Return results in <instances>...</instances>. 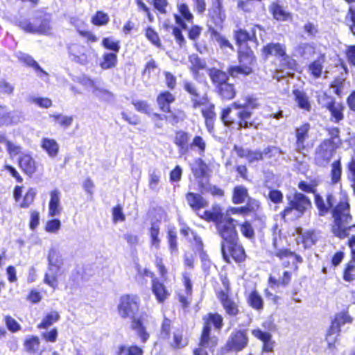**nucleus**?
<instances>
[{
	"instance_id": "49",
	"label": "nucleus",
	"mask_w": 355,
	"mask_h": 355,
	"mask_svg": "<svg viewBox=\"0 0 355 355\" xmlns=\"http://www.w3.org/2000/svg\"><path fill=\"white\" fill-rule=\"evenodd\" d=\"M187 200L193 209H199L204 206V200L199 194L189 193L187 195Z\"/></svg>"
},
{
	"instance_id": "28",
	"label": "nucleus",
	"mask_w": 355,
	"mask_h": 355,
	"mask_svg": "<svg viewBox=\"0 0 355 355\" xmlns=\"http://www.w3.org/2000/svg\"><path fill=\"white\" fill-rule=\"evenodd\" d=\"M183 283L185 287L184 293H179V301L183 307H187L189 304V297L192 293V283L188 273L183 274Z\"/></svg>"
},
{
	"instance_id": "14",
	"label": "nucleus",
	"mask_w": 355,
	"mask_h": 355,
	"mask_svg": "<svg viewBox=\"0 0 355 355\" xmlns=\"http://www.w3.org/2000/svg\"><path fill=\"white\" fill-rule=\"evenodd\" d=\"M310 130V125L307 123L302 124L296 128L295 136L296 142L295 144V150L301 154H305L307 145L306 141L309 139V132Z\"/></svg>"
},
{
	"instance_id": "20",
	"label": "nucleus",
	"mask_w": 355,
	"mask_h": 355,
	"mask_svg": "<svg viewBox=\"0 0 355 355\" xmlns=\"http://www.w3.org/2000/svg\"><path fill=\"white\" fill-rule=\"evenodd\" d=\"M294 101L299 108L310 112L311 110V104L307 94L302 89H294L292 91Z\"/></svg>"
},
{
	"instance_id": "50",
	"label": "nucleus",
	"mask_w": 355,
	"mask_h": 355,
	"mask_svg": "<svg viewBox=\"0 0 355 355\" xmlns=\"http://www.w3.org/2000/svg\"><path fill=\"white\" fill-rule=\"evenodd\" d=\"M117 354L119 355H143L144 351L137 345H121L119 347Z\"/></svg>"
},
{
	"instance_id": "4",
	"label": "nucleus",
	"mask_w": 355,
	"mask_h": 355,
	"mask_svg": "<svg viewBox=\"0 0 355 355\" xmlns=\"http://www.w3.org/2000/svg\"><path fill=\"white\" fill-rule=\"evenodd\" d=\"M277 228L273 230L272 237V248L269 250L272 256L277 257L284 267H288L291 264L295 269H297V263H302L303 259L302 257L291 252L289 249L284 246V241L279 232H277Z\"/></svg>"
},
{
	"instance_id": "30",
	"label": "nucleus",
	"mask_w": 355,
	"mask_h": 355,
	"mask_svg": "<svg viewBox=\"0 0 355 355\" xmlns=\"http://www.w3.org/2000/svg\"><path fill=\"white\" fill-rule=\"evenodd\" d=\"M190 62V70L192 72L193 77L195 80H199L200 79V70L205 68L206 63L204 60H201L197 55L192 54L189 58Z\"/></svg>"
},
{
	"instance_id": "58",
	"label": "nucleus",
	"mask_w": 355,
	"mask_h": 355,
	"mask_svg": "<svg viewBox=\"0 0 355 355\" xmlns=\"http://www.w3.org/2000/svg\"><path fill=\"white\" fill-rule=\"evenodd\" d=\"M14 112H8L5 107L0 106V125L17 123V121L13 119Z\"/></svg>"
},
{
	"instance_id": "61",
	"label": "nucleus",
	"mask_w": 355,
	"mask_h": 355,
	"mask_svg": "<svg viewBox=\"0 0 355 355\" xmlns=\"http://www.w3.org/2000/svg\"><path fill=\"white\" fill-rule=\"evenodd\" d=\"M168 241L171 253L178 252L177 233L175 227H170L168 230Z\"/></svg>"
},
{
	"instance_id": "48",
	"label": "nucleus",
	"mask_w": 355,
	"mask_h": 355,
	"mask_svg": "<svg viewBox=\"0 0 355 355\" xmlns=\"http://www.w3.org/2000/svg\"><path fill=\"white\" fill-rule=\"evenodd\" d=\"M60 318V315L57 311H52L49 313L42 320V322L37 325L39 329H47L53 324L56 322Z\"/></svg>"
},
{
	"instance_id": "59",
	"label": "nucleus",
	"mask_w": 355,
	"mask_h": 355,
	"mask_svg": "<svg viewBox=\"0 0 355 355\" xmlns=\"http://www.w3.org/2000/svg\"><path fill=\"white\" fill-rule=\"evenodd\" d=\"M191 149H196L198 154L202 155L206 148L205 140L200 136H196L189 146Z\"/></svg>"
},
{
	"instance_id": "63",
	"label": "nucleus",
	"mask_w": 355,
	"mask_h": 355,
	"mask_svg": "<svg viewBox=\"0 0 355 355\" xmlns=\"http://www.w3.org/2000/svg\"><path fill=\"white\" fill-rule=\"evenodd\" d=\"M298 53L304 58H309L314 53L313 46L309 43H302L297 47Z\"/></svg>"
},
{
	"instance_id": "54",
	"label": "nucleus",
	"mask_w": 355,
	"mask_h": 355,
	"mask_svg": "<svg viewBox=\"0 0 355 355\" xmlns=\"http://www.w3.org/2000/svg\"><path fill=\"white\" fill-rule=\"evenodd\" d=\"M342 167L340 160L335 161L331 164V180L333 184L338 183L341 178Z\"/></svg>"
},
{
	"instance_id": "2",
	"label": "nucleus",
	"mask_w": 355,
	"mask_h": 355,
	"mask_svg": "<svg viewBox=\"0 0 355 355\" xmlns=\"http://www.w3.org/2000/svg\"><path fill=\"white\" fill-rule=\"evenodd\" d=\"M202 218L207 220L216 223V229L221 238L228 243H233L237 240L235 220L228 216H224L220 208L215 206L211 210L205 211Z\"/></svg>"
},
{
	"instance_id": "13",
	"label": "nucleus",
	"mask_w": 355,
	"mask_h": 355,
	"mask_svg": "<svg viewBox=\"0 0 355 355\" xmlns=\"http://www.w3.org/2000/svg\"><path fill=\"white\" fill-rule=\"evenodd\" d=\"M184 88L187 92L191 96V101L192 107L194 109L198 108L200 106L205 105L208 103V96L207 94H200L198 86L191 82L184 81Z\"/></svg>"
},
{
	"instance_id": "9",
	"label": "nucleus",
	"mask_w": 355,
	"mask_h": 355,
	"mask_svg": "<svg viewBox=\"0 0 355 355\" xmlns=\"http://www.w3.org/2000/svg\"><path fill=\"white\" fill-rule=\"evenodd\" d=\"M262 52L266 57L269 55L278 57L280 58L282 65L288 69H293L296 65L295 61L286 53V47L284 44H268L263 47Z\"/></svg>"
},
{
	"instance_id": "60",
	"label": "nucleus",
	"mask_w": 355,
	"mask_h": 355,
	"mask_svg": "<svg viewBox=\"0 0 355 355\" xmlns=\"http://www.w3.org/2000/svg\"><path fill=\"white\" fill-rule=\"evenodd\" d=\"M102 46L112 51V53H119L120 50L119 41L114 40L112 37H105L102 40Z\"/></svg>"
},
{
	"instance_id": "21",
	"label": "nucleus",
	"mask_w": 355,
	"mask_h": 355,
	"mask_svg": "<svg viewBox=\"0 0 355 355\" xmlns=\"http://www.w3.org/2000/svg\"><path fill=\"white\" fill-rule=\"evenodd\" d=\"M252 334L263 342V352H272L275 342L272 340V335L270 333L256 329L252 331Z\"/></svg>"
},
{
	"instance_id": "8",
	"label": "nucleus",
	"mask_w": 355,
	"mask_h": 355,
	"mask_svg": "<svg viewBox=\"0 0 355 355\" xmlns=\"http://www.w3.org/2000/svg\"><path fill=\"white\" fill-rule=\"evenodd\" d=\"M234 151L241 158H245L249 163H254L262 160L264 157L270 153H281L279 148L273 146H268L261 151L259 150H252L249 148H245L242 146L234 145Z\"/></svg>"
},
{
	"instance_id": "7",
	"label": "nucleus",
	"mask_w": 355,
	"mask_h": 355,
	"mask_svg": "<svg viewBox=\"0 0 355 355\" xmlns=\"http://www.w3.org/2000/svg\"><path fill=\"white\" fill-rule=\"evenodd\" d=\"M239 66L230 67L228 71L230 75L236 78L239 75L247 76L252 72V66L255 62L253 51L249 49H240L239 51Z\"/></svg>"
},
{
	"instance_id": "47",
	"label": "nucleus",
	"mask_w": 355,
	"mask_h": 355,
	"mask_svg": "<svg viewBox=\"0 0 355 355\" xmlns=\"http://www.w3.org/2000/svg\"><path fill=\"white\" fill-rule=\"evenodd\" d=\"M217 89L219 95L225 99L230 100L236 94L233 85L227 83L222 84Z\"/></svg>"
},
{
	"instance_id": "10",
	"label": "nucleus",
	"mask_w": 355,
	"mask_h": 355,
	"mask_svg": "<svg viewBox=\"0 0 355 355\" xmlns=\"http://www.w3.org/2000/svg\"><path fill=\"white\" fill-rule=\"evenodd\" d=\"M336 148L334 141L324 140L315 150V164L320 166H327L335 154Z\"/></svg>"
},
{
	"instance_id": "64",
	"label": "nucleus",
	"mask_w": 355,
	"mask_h": 355,
	"mask_svg": "<svg viewBox=\"0 0 355 355\" xmlns=\"http://www.w3.org/2000/svg\"><path fill=\"white\" fill-rule=\"evenodd\" d=\"M171 321L164 318L160 330V338L163 340H169L171 337Z\"/></svg>"
},
{
	"instance_id": "35",
	"label": "nucleus",
	"mask_w": 355,
	"mask_h": 355,
	"mask_svg": "<svg viewBox=\"0 0 355 355\" xmlns=\"http://www.w3.org/2000/svg\"><path fill=\"white\" fill-rule=\"evenodd\" d=\"M175 101V96L169 92H164L159 94L157 101L159 108L164 112H170V104Z\"/></svg>"
},
{
	"instance_id": "57",
	"label": "nucleus",
	"mask_w": 355,
	"mask_h": 355,
	"mask_svg": "<svg viewBox=\"0 0 355 355\" xmlns=\"http://www.w3.org/2000/svg\"><path fill=\"white\" fill-rule=\"evenodd\" d=\"M50 117L53 118L55 122H57L60 126L67 128L73 122V117L69 116H64L61 114H51Z\"/></svg>"
},
{
	"instance_id": "45",
	"label": "nucleus",
	"mask_w": 355,
	"mask_h": 355,
	"mask_svg": "<svg viewBox=\"0 0 355 355\" xmlns=\"http://www.w3.org/2000/svg\"><path fill=\"white\" fill-rule=\"evenodd\" d=\"M248 302L250 306L256 310H261L263 307V300L257 291H252L248 297Z\"/></svg>"
},
{
	"instance_id": "22",
	"label": "nucleus",
	"mask_w": 355,
	"mask_h": 355,
	"mask_svg": "<svg viewBox=\"0 0 355 355\" xmlns=\"http://www.w3.org/2000/svg\"><path fill=\"white\" fill-rule=\"evenodd\" d=\"M178 8L180 16L177 14L174 15L175 22L182 28L185 29L187 28V25L183 19L188 22H192L193 16L191 12L189 6L186 3H182L178 4Z\"/></svg>"
},
{
	"instance_id": "46",
	"label": "nucleus",
	"mask_w": 355,
	"mask_h": 355,
	"mask_svg": "<svg viewBox=\"0 0 355 355\" xmlns=\"http://www.w3.org/2000/svg\"><path fill=\"white\" fill-rule=\"evenodd\" d=\"M248 198V190L243 186L236 187L234 189L232 200L235 204H241Z\"/></svg>"
},
{
	"instance_id": "5",
	"label": "nucleus",
	"mask_w": 355,
	"mask_h": 355,
	"mask_svg": "<svg viewBox=\"0 0 355 355\" xmlns=\"http://www.w3.org/2000/svg\"><path fill=\"white\" fill-rule=\"evenodd\" d=\"M287 200L288 206L281 213L284 220H294L302 217L311 206L309 198L301 193L296 192L293 197L288 196Z\"/></svg>"
},
{
	"instance_id": "23",
	"label": "nucleus",
	"mask_w": 355,
	"mask_h": 355,
	"mask_svg": "<svg viewBox=\"0 0 355 355\" xmlns=\"http://www.w3.org/2000/svg\"><path fill=\"white\" fill-rule=\"evenodd\" d=\"M19 164L22 170L28 175L35 173L37 168L36 162L29 154L22 153L19 158Z\"/></svg>"
},
{
	"instance_id": "41",
	"label": "nucleus",
	"mask_w": 355,
	"mask_h": 355,
	"mask_svg": "<svg viewBox=\"0 0 355 355\" xmlns=\"http://www.w3.org/2000/svg\"><path fill=\"white\" fill-rule=\"evenodd\" d=\"M117 64V53H105L102 56L100 67L104 69L115 67Z\"/></svg>"
},
{
	"instance_id": "33",
	"label": "nucleus",
	"mask_w": 355,
	"mask_h": 355,
	"mask_svg": "<svg viewBox=\"0 0 355 355\" xmlns=\"http://www.w3.org/2000/svg\"><path fill=\"white\" fill-rule=\"evenodd\" d=\"M223 317L218 313H209L203 317L204 326L207 329L211 330V326L213 325L215 330L220 331L223 327Z\"/></svg>"
},
{
	"instance_id": "19",
	"label": "nucleus",
	"mask_w": 355,
	"mask_h": 355,
	"mask_svg": "<svg viewBox=\"0 0 355 355\" xmlns=\"http://www.w3.org/2000/svg\"><path fill=\"white\" fill-rule=\"evenodd\" d=\"M16 57L20 62L32 67L35 71H37V76L40 78L44 79V77H45L46 80L48 79V73L40 67L38 63L31 55L19 51L16 53Z\"/></svg>"
},
{
	"instance_id": "1",
	"label": "nucleus",
	"mask_w": 355,
	"mask_h": 355,
	"mask_svg": "<svg viewBox=\"0 0 355 355\" xmlns=\"http://www.w3.org/2000/svg\"><path fill=\"white\" fill-rule=\"evenodd\" d=\"M140 305V298L134 294H126L121 296L117 305L118 313L122 318H132L131 327L135 330L142 343H146L149 338V334L146 331L148 316L141 315L135 318Z\"/></svg>"
},
{
	"instance_id": "31",
	"label": "nucleus",
	"mask_w": 355,
	"mask_h": 355,
	"mask_svg": "<svg viewBox=\"0 0 355 355\" xmlns=\"http://www.w3.org/2000/svg\"><path fill=\"white\" fill-rule=\"evenodd\" d=\"M190 137L189 133L180 130L176 132L174 143L178 147L179 152L181 154H185L189 150V145L188 142L189 141Z\"/></svg>"
},
{
	"instance_id": "25",
	"label": "nucleus",
	"mask_w": 355,
	"mask_h": 355,
	"mask_svg": "<svg viewBox=\"0 0 355 355\" xmlns=\"http://www.w3.org/2000/svg\"><path fill=\"white\" fill-rule=\"evenodd\" d=\"M152 291L159 303L164 302L170 295L165 286L157 277L152 279Z\"/></svg>"
},
{
	"instance_id": "26",
	"label": "nucleus",
	"mask_w": 355,
	"mask_h": 355,
	"mask_svg": "<svg viewBox=\"0 0 355 355\" xmlns=\"http://www.w3.org/2000/svg\"><path fill=\"white\" fill-rule=\"evenodd\" d=\"M60 195L61 193L58 189L52 191L50 193L51 199L49 205V214L51 217L58 216L61 212Z\"/></svg>"
},
{
	"instance_id": "17",
	"label": "nucleus",
	"mask_w": 355,
	"mask_h": 355,
	"mask_svg": "<svg viewBox=\"0 0 355 355\" xmlns=\"http://www.w3.org/2000/svg\"><path fill=\"white\" fill-rule=\"evenodd\" d=\"M209 16L216 26H222L226 18L225 10L223 8L222 0H214L213 1L211 8L209 11Z\"/></svg>"
},
{
	"instance_id": "43",
	"label": "nucleus",
	"mask_w": 355,
	"mask_h": 355,
	"mask_svg": "<svg viewBox=\"0 0 355 355\" xmlns=\"http://www.w3.org/2000/svg\"><path fill=\"white\" fill-rule=\"evenodd\" d=\"M331 113V121L334 123H339L344 119V107L340 103H335L327 109Z\"/></svg>"
},
{
	"instance_id": "44",
	"label": "nucleus",
	"mask_w": 355,
	"mask_h": 355,
	"mask_svg": "<svg viewBox=\"0 0 355 355\" xmlns=\"http://www.w3.org/2000/svg\"><path fill=\"white\" fill-rule=\"evenodd\" d=\"M159 223L155 222L151 224L149 230L151 246L157 250L159 248L160 245V239H159Z\"/></svg>"
},
{
	"instance_id": "55",
	"label": "nucleus",
	"mask_w": 355,
	"mask_h": 355,
	"mask_svg": "<svg viewBox=\"0 0 355 355\" xmlns=\"http://www.w3.org/2000/svg\"><path fill=\"white\" fill-rule=\"evenodd\" d=\"M343 279L346 282H352L355 280V260H352L347 264L344 272Z\"/></svg>"
},
{
	"instance_id": "56",
	"label": "nucleus",
	"mask_w": 355,
	"mask_h": 355,
	"mask_svg": "<svg viewBox=\"0 0 355 355\" xmlns=\"http://www.w3.org/2000/svg\"><path fill=\"white\" fill-rule=\"evenodd\" d=\"M109 21L110 17L103 11H97L92 18V23L98 26L106 25Z\"/></svg>"
},
{
	"instance_id": "27",
	"label": "nucleus",
	"mask_w": 355,
	"mask_h": 355,
	"mask_svg": "<svg viewBox=\"0 0 355 355\" xmlns=\"http://www.w3.org/2000/svg\"><path fill=\"white\" fill-rule=\"evenodd\" d=\"M169 345L175 349H180L188 345L189 340L187 338L183 336V331L180 329H176L173 331L172 338L170 337L167 340Z\"/></svg>"
},
{
	"instance_id": "37",
	"label": "nucleus",
	"mask_w": 355,
	"mask_h": 355,
	"mask_svg": "<svg viewBox=\"0 0 355 355\" xmlns=\"http://www.w3.org/2000/svg\"><path fill=\"white\" fill-rule=\"evenodd\" d=\"M209 76L216 88L223 83H226L228 80V75L219 69L212 68L209 69Z\"/></svg>"
},
{
	"instance_id": "36",
	"label": "nucleus",
	"mask_w": 355,
	"mask_h": 355,
	"mask_svg": "<svg viewBox=\"0 0 355 355\" xmlns=\"http://www.w3.org/2000/svg\"><path fill=\"white\" fill-rule=\"evenodd\" d=\"M92 87L93 88V94L100 100L106 102H112L114 101V96L110 91L94 83L92 84Z\"/></svg>"
},
{
	"instance_id": "51",
	"label": "nucleus",
	"mask_w": 355,
	"mask_h": 355,
	"mask_svg": "<svg viewBox=\"0 0 355 355\" xmlns=\"http://www.w3.org/2000/svg\"><path fill=\"white\" fill-rule=\"evenodd\" d=\"M237 116L239 119V129L242 128H247L252 125V123L248 121L252 116V112L247 110V109H243L237 113Z\"/></svg>"
},
{
	"instance_id": "15",
	"label": "nucleus",
	"mask_w": 355,
	"mask_h": 355,
	"mask_svg": "<svg viewBox=\"0 0 355 355\" xmlns=\"http://www.w3.org/2000/svg\"><path fill=\"white\" fill-rule=\"evenodd\" d=\"M248 343V338L245 331H236L232 333L228 342L227 347L232 351H240L245 348Z\"/></svg>"
},
{
	"instance_id": "24",
	"label": "nucleus",
	"mask_w": 355,
	"mask_h": 355,
	"mask_svg": "<svg viewBox=\"0 0 355 355\" xmlns=\"http://www.w3.org/2000/svg\"><path fill=\"white\" fill-rule=\"evenodd\" d=\"M40 146L51 158L55 157L58 154L60 146L54 139L42 138L40 141Z\"/></svg>"
},
{
	"instance_id": "6",
	"label": "nucleus",
	"mask_w": 355,
	"mask_h": 355,
	"mask_svg": "<svg viewBox=\"0 0 355 355\" xmlns=\"http://www.w3.org/2000/svg\"><path fill=\"white\" fill-rule=\"evenodd\" d=\"M48 268L44 275V282L49 286L55 288L58 286V276L63 265V259L60 251L55 247H51L47 256Z\"/></svg>"
},
{
	"instance_id": "18",
	"label": "nucleus",
	"mask_w": 355,
	"mask_h": 355,
	"mask_svg": "<svg viewBox=\"0 0 355 355\" xmlns=\"http://www.w3.org/2000/svg\"><path fill=\"white\" fill-rule=\"evenodd\" d=\"M315 201L316 207L320 211V215L324 216L334 207L336 202V198L332 193H328L326 195L325 199L320 195H315Z\"/></svg>"
},
{
	"instance_id": "3",
	"label": "nucleus",
	"mask_w": 355,
	"mask_h": 355,
	"mask_svg": "<svg viewBox=\"0 0 355 355\" xmlns=\"http://www.w3.org/2000/svg\"><path fill=\"white\" fill-rule=\"evenodd\" d=\"M332 215L334 225L332 232L340 239L348 236L349 231L355 229V223L352 224V216L349 212V204L347 198L343 196L338 204L333 209Z\"/></svg>"
},
{
	"instance_id": "11",
	"label": "nucleus",
	"mask_w": 355,
	"mask_h": 355,
	"mask_svg": "<svg viewBox=\"0 0 355 355\" xmlns=\"http://www.w3.org/2000/svg\"><path fill=\"white\" fill-rule=\"evenodd\" d=\"M350 322H352V318L347 313L342 312L336 315L326 337L329 348L336 343L340 331V327L345 324Z\"/></svg>"
},
{
	"instance_id": "39",
	"label": "nucleus",
	"mask_w": 355,
	"mask_h": 355,
	"mask_svg": "<svg viewBox=\"0 0 355 355\" xmlns=\"http://www.w3.org/2000/svg\"><path fill=\"white\" fill-rule=\"evenodd\" d=\"M232 107L235 109H257L259 106L258 99L252 96H247L244 98L243 102H234Z\"/></svg>"
},
{
	"instance_id": "16",
	"label": "nucleus",
	"mask_w": 355,
	"mask_h": 355,
	"mask_svg": "<svg viewBox=\"0 0 355 355\" xmlns=\"http://www.w3.org/2000/svg\"><path fill=\"white\" fill-rule=\"evenodd\" d=\"M68 52L72 60L79 64H86L89 62L87 48L77 43H71L67 47Z\"/></svg>"
},
{
	"instance_id": "29",
	"label": "nucleus",
	"mask_w": 355,
	"mask_h": 355,
	"mask_svg": "<svg viewBox=\"0 0 355 355\" xmlns=\"http://www.w3.org/2000/svg\"><path fill=\"white\" fill-rule=\"evenodd\" d=\"M226 313L231 316H235L239 313V308L235 302L229 298L225 292H221L218 296Z\"/></svg>"
},
{
	"instance_id": "53",
	"label": "nucleus",
	"mask_w": 355,
	"mask_h": 355,
	"mask_svg": "<svg viewBox=\"0 0 355 355\" xmlns=\"http://www.w3.org/2000/svg\"><path fill=\"white\" fill-rule=\"evenodd\" d=\"M291 279V273L288 271H285L283 274V276L279 279H276L275 277L270 276L269 278V282L272 286H286L288 285Z\"/></svg>"
},
{
	"instance_id": "62",
	"label": "nucleus",
	"mask_w": 355,
	"mask_h": 355,
	"mask_svg": "<svg viewBox=\"0 0 355 355\" xmlns=\"http://www.w3.org/2000/svg\"><path fill=\"white\" fill-rule=\"evenodd\" d=\"M345 85V80L343 78H336L331 84V88L333 89L334 92L339 97H342L344 94V88Z\"/></svg>"
},
{
	"instance_id": "38",
	"label": "nucleus",
	"mask_w": 355,
	"mask_h": 355,
	"mask_svg": "<svg viewBox=\"0 0 355 355\" xmlns=\"http://www.w3.org/2000/svg\"><path fill=\"white\" fill-rule=\"evenodd\" d=\"M273 17L277 21H286L290 18V13L286 12L279 3L273 2L269 7Z\"/></svg>"
},
{
	"instance_id": "32",
	"label": "nucleus",
	"mask_w": 355,
	"mask_h": 355,
	"mask_svg": "<svg viewBox=\"0 0 355 355\" xmlns=\"http://www.w3.org/2000/svg\"><path fill=\"white\" fill-rule=\"evenodd\" d=\"M207 327H203L202 332L200 337V343L201 346L206 347L209 351H211L218 343V338L211 335V330L207 329Z\"/></svg>"
},
{
	"instance_id": "52",
	"label": "nucleus",
	"mask_w": 355,
	"mask_h": 355,
	"mask_svg": "<svg viewBox=\"0 0 355 355\" xmlns=\"http://www.w3.org/2000/svg\"><path fill=\"white\" fill-rule=\"evenodd\" d=\"M317 101L322 107H325L326 109L329 108L336 103L335 98L324 92L318 93Z\"/></svg>"
},
{
	"instance_id": "12",
	"label": "nucleus",
	"mask_w": 355,
	"mask_h": 355,
	"mask_svg": "<svg viewBox=\"0 0 355 355\" xmlns=\"http://www.w3.org/2000/svg\"><path fill=\"white\" fill-rule=\"evenodd\" d=\"M19 26L22 30L30 33L48 35L51 31L50 20L47 18L36 19L33 22L24 19L19 22Z\"/></svg>"
},
{
	"instance_id": "40",
	"label": "nucleus",
	"mask_w": 355,
	"mask_h": 355,
	"mask_svg": "<svg viewBox=\"0 0 355 355\" xmlns=\"http://www.w3.org/2000/svg\"><path fill=\"white\" fill-rule=\"evenodd\" d=\"M227 248L232 257L235 260V261L239 263L245 260V254L244 249L241 245H238L236 241L233 243H228Z\"/></svg>"
},
{
	"instance_id": "34",
	"label": "nucleus",
	"mask_w": 355,
	"mask_h": 355,
	"mask_svg": "<svg viewBox=\"0 0 355 355\" xmlns=\"http://www.w3.org/2000/svg\"><path fill=\"white\" fill-rule=\"evenodd\" d=\"M209 31L210 33L211 38L217 42L221 49H234L233 46L230 41L224 35L218 33L214 28L209 26Z\"/></svg>"
},
{
	"instance_id": "42",
	"label": "nucleus",
	"mask_w": 355,
	"mask_h": 355,
	"mask_svg": "<svg viewBox=\"0 0 355 355\" xmlns=\"http://www.w3.org/2000/svg\"><path fill=\"white\" fill-rule=\"evenodd\" d=\"M324 62V56L320 55L316 60L309 64V71L315 78H318L321 76Z\"/></svg>"
}]
</instances>
